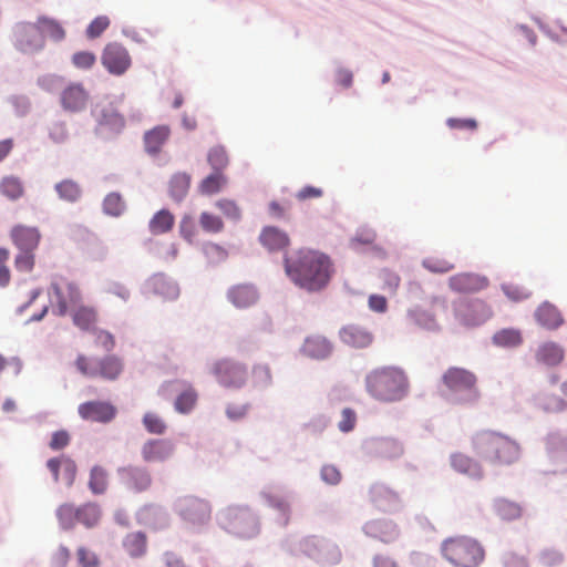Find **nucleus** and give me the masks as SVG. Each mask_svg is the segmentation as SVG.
<instances>
[{
  "label": "nucleus",
  "mask_w": 567,
  "mask_h": 567,
  "mask_svg": "<svg viewBox=\"0 0 567 567\" xmlns=\"http://www.w3.org/2000/svg\"><path fill=\"white\" fill-rule=\"evenodd\" d=\"M285 270L296 286L316 292L329 285L334 265L327 254L303 248L285 257Z\"/></svg>",
  "instance_id": "1"
},
{
  "label": "nucleus",
  "mask_w": 567,
  "mask_h": 567,
  "mask_svg": "<svg viewBox=\"0 0 567 567\" xmlns=\"http://www.w3.org/2000/svg\"><path fill=\"white\" fill-rule=\"evenodd\" d=\"M474 453L483 461L507 466L516 463L520 457V446L512 437L492 430H483L472 437Z\"/></svg>",
  "instance_id": "2"
},
{
  "label": "nucleus",
  "mask_w": 567,
  "mask_h": 567,
  "mask_svg": "<svg viewBox=\"0 0 567 567\" xmlns=\"http://www.w3.org/2000/svg\"><path fill=\"white\" fill-rule=\"evenodd\" d=\"M367 391L379 401H398L405 396L409 381L398 368L384 367L371 371L365 378Z\"/></svg>",
  "instance_id": "3"
},
{
  "label": "nucleus",
  "mask_w": 567,
  "mask_h": 567,
  "mask_svg": "<svg viewBox=\"0 0 567 567\" xmlns=\"http://www.w3.org/2000/svg\"><path fill=\"white\" fill-rule=\"evenodd\" d=\"M442 556L454 567H477L485 559L483 546L468 536H455L441 545Z\"/></svg>",
  "instance_id": "4"
},
{
  "label": "nucleus",
  "mask_w": 567,
  "mask_h": 567,
  "mask_svg": "<svg viewBox=\"0 0 567 567\" xmlns=\"http://www.w3.org/2000/svg\"><path fill=\"white\" fill-rule=\"evenodd\" d=\"M442 383L456 395V403L474 405L481 398L477 377L470 370L460 367L449 368L442 375Z\"/></svg>",
  "instance_id": "5"
},
{
  "label": "nucleus",
  "mask_w": 567,
  "mask_h": 567,
  "mask_svg": "<svg viewBox=\"0 0 567 567\" xmlns=\"http://www.w3.org/2000/svg\"><path fill=\"white\" fill-rule=\"evenodd\" d=\"M219 524L228 533L239 537H252L259 532L258 519L247 506H228L220 513Z\"/></svg>",
  "instance_id": "6"
},
{
  "label": "nucleus",
  "mask_w": 567,
  "mask_h": 567,
  "mask_svg": "<svg viewBox=\"0 0 567 567\" xmlns=\"http://www.w3.org/2000/svg\"><path fill=\"white\" fill-rule=\"evenodd\" d=\"M74 364L82 375L91 379L99 378L105 381L117 380L124 370L122 359L116 355L93 359L79 354Z\"/></svg>",
  "instance_id": "7"
},
{
  "label": "nucleus",
  "mask_w": 567,
  "mask_h": 567,
  "mask_svg": "<svg viewBox=\"0 0 567 567\" xmlns=\"http://www.w3.org/2000/svg\"><path fill=\"white\" fill-rule=\"evenodd\" d=\"M455 320L464 327H477L493 316L491 306L482 299H460L452 305Z\"/></svg>",
  "instance_id": "8"
},
{
  "label": "nucleus",
  "mask_w": 567,
  "mask_h": 567,
  "mask_svg": "<svg viewBox=\"0 0 567 567\" xmlns=\"http://www.w3.org/2000/svg\"><path fill=\"white\" fill-rule=\"evenodd\" d=\"M51 302L56 308L58 316H65L69 307L76 306L82 298L79 286L62 276H56L50 286Z\"/></svg>",
  "instance_id": "9"
},
{
  "label": "nucleus",
  "mask_w": 567,
  "mask_h": 567,
  "mask_svg": "<svg viewBox=\"0 0 567 567\" xmlns=\"http://www.w3.org/2000/svg\"><path fill=\"white\" fill-rule=\"evenodd\" d=\"M176 511L185 523L194 527L207 524L212 517L209 502L193 495L181 497L176 503Z\"/></svg>",
  "instance_id": "10"
},
{
  "label": "nucleus",
  "mask_w": 567,
  "mask_h": 567,
  "mask_svg": "<svg viewBox=\"0 0 567 567\" xmlns=\"http://www.w3.org/2000/svg\"><path fill=\"white\" fill-rule=\"evenodd\" d=\"M301 550L323 567L339 564L342 558L339 547L330 542L310 536L301 543Z\"/></svg>",
  "instance_id": "11"
},
{
  "label": "nucleus",
  "mask_w": 567,
  "mask_h": 567,
  "mask_svg": "<svg viewBox=\"0 0 567 567\" xmlns=\"http://www.w3.org/2000/svg\"><path fill=\"white\" fill-rule=\"evenodd\" d=\"M212 373L225 388H241L248 380L247 367L240 362L223 359L212 367Z\"/></svg>",
  "instance_id": "12"
},
{
  "label": "nucleus",
  "mask_w": 567,
  "mask_h": 567,
  "mask_svg": "<svg viewBox=\"0 0 567 567\" xmlns=\"http://www.w3.org/2000/svg\"><path fill=\"white\" fill-rule=\"evenodd\" d=\"M13 37L16 48L23 53L38 52L44 48V38L37 23H18Z\"/></svg>",
  "instance_id": "13"
},
{
  "label": "nucleus",
  "mask_w": 567,
  "mask_h": 567,
  "mask_svg": "<svg viewBox=\"0 0 567 567\" xmlns=\"http://www.w3.org/2000/svg\"><path fill=\"white\" fill-rule=\"evenodd\" d=\"M117 474L123 486L135 494L148 491L153 484L152 474L144 466H123L117 470Z\"/></svg>",
  "instance_id": "14"
},
{
  "label": "nucleus",
  "mask_w": 567,
  "mask_h": 567,
  "mask_svg": "<svg viewBox=\"0 0 567 567\" xmlns=\"http://www.w3.org/2000/svg\"><path fill=\"white\" fill-rule=\"evenodd\" d=\"M79 415L90 422L109 423L117 413L116 408L107 401H87L78 408Z\"/></svg>",
  "instance_id": "15"
},
{
  "label": "nucleus",
  "mask_w": 567,
  "mask_h": 567,
  "mask_svg": "<svg viewBox=\"0 0 567 567\" xmlns=\"http://www.w3.org/2000/svg\"><path fill=\"white\" fill-rule=\"evenodd\" d=\"M175 453V444L167 439H150L141 447V456L145 463H163Z\"/></svg>",
  "instance_id": "16"
},
{
  "label": "nucleus",
  "mask_w": 567,
  "mask_h": 567,
  "mask_svg": "<svg viewBox=\"0 0 567 567\" xmlns=\"http://www.w3.org/2000/svg\"><path fill=\"white\" fill-rule=\"evenodd\" d=\"M102 64L112 74L121 75L131 65L127 50L118 43H109L102 54Z\"/></svg>",
  "instance_id": "17"
},
{
  "label": "nucleus",
  "mask_w": 567,
  "mask_h": 567,
  "mask_svg": "<svg viewBox=\"0 0 567 567\" xmlns=\"http://www.w3.org/2000/svg\"><path fill=\"white\" fill-rule=\"evenodd\" d=\"M449 288L457 293H475L489 285L487 277L475 272H460L449 278Z\"/></svg>",
  "instance_id": "18"
},
{
  "label": "nucleus",
  "mask_w": 567,
  "mask_h": 567,
  "mask_svg": "<svg viewBox=\"0 0 567 567\" xmlns=\"http://www.w3.org/2000/svg\"><path fill=\"white\" fill-rule=\"evenodd\" d=\"M372 505L384 513H393L401 508L402 501L399 494L383 484H374L369 489Z\"/></svg>",
  "instance_id": "19"
},
{
  "label": "nucleus",
  "mask_w": 567,
  "mask_h": 567,
  "mask_svg": "<svg viewBox=\"0 0 567 567\" xmlns=\"http://www.w3.org/2000/svg\"><path fill=\"white\" fill-rule=\"evenodd\" d=\"M10 237L20 251H34L39 247L41 233L38 227L19 224L12 227Z\"/></svg>",
  "instance_id": "20"
},
{
  "label": "nucleus",
  "mask_w": 567,
  "mask_h": 567,
  "mask_svg": "<svg viewBox=\"0 0 567 567\" xmlns=\"http://www.w3.org/2000/svg\"><path fill=\"white\" fill-rule=\"evenodd\" d=\"M47 467L51 472L54 482L62 481L68 486L73 485L78 474V466L71 457L66 455L52 457L47 462Z\"/></svg>",
  "instance_id": "21"
},
{
  "label": "nucleus",
  "mask_w": 567,
  "mask_h": 567,
  "mask_svg": "<svg viewBox=\"0 0 567 567\" xmlns=\"http://www.w3.org/2000/svg\"><path fill=\"white\" fill-rule=\"evenodd\" d=\"M339 337L344 344L355 349L368 348L374 340L369 329L354 323L341 328Z\"/></svg>",
  "instance_id": "22"
},
{
  "label": "nucleus",
  "mask_w": 567,
  "mask_h": 567,
  "mask_svg": "<svg viewBox=\"0 0 567 567\" xmlns=\"http://www.w3.org/2000/svg\"><path fill=\"white\" fill-rule=\"evenodd\" d=\"M62 107L68 112H80L85 109L89 93L80 83L69 84L60 96Z\"/></svg>",
  "instance_id": "23"
},
{
  "label": "nucleus",
  "mask_w": 567,
  "mask_h": 567,
  "mask_svg": "<svg viewBox=\"0 0 567 567\" xmlns=\"http://www.w3.org/2000/svg\"><path fill=\"white\" fill-rule=\"evenodd\" d=\"M364 533L382 543L391 544L400 536V530L392 520L374 519L364 525Z\"/></svg>",
  "instance_id": "24"
},
{
  "label": "nucleus",
  "mask_w": 567,
  "mask_h": 567,
  "mask_svg": "<svg viewBox=\"0 0 567 567\" xmlns=\"http://www.w3.org/2000/svg\"><path fill=\"white\" fill-rule=\"evenodd\" d=\"M259 241L269 251H281L290 244L288 235L274 226H267L261 230Z\"/></svg>",
  "instance_id": "25"
},
{
  "label": "nucleus",
  "mask_w": 567,
  "mask_h": 567,
  "mask_svg": "<svg viewBox=\"0 0 567 567\" xmlns=\"http://www.w3.org/2000/svg\"><path fill=\"white\" fill-rule=\"evenodd\" d=\"M301 351L312 359H326L332 351V344L326 337L312 334L306 338Z\"/></svg>",
  "instance_id": "26"
},
{
  "label": "nucleus",
  "mask_w": 567,
  "mask_h": 567,
  "mask_svg": "<svg viewBox=\"0 0 567 567\" xmlns=\"http://www.w3.org/2000/svg\"><path fill=\"white\" fill-rule=\"evenodd\" d=\"M536 321L548 330H556L564 323V318L556 306L545 301L535 311Z\"/></svg>",
  "instance_id": "27"
},
{
  "label": "nucleus",
  "mask_w": 567,
  "mask_h": 567,
  "mask_svg": "<svg viewBox=\"0 0 567 567\" xmlns=\"http://www.w3.org/2000/svg\"><path fill=\"white\" fill-rule=\"evenodd\" d=\"M451 466L471 478L481 480L484 475L482 465L464 453H454L451 456Z\"/></svg>",
  "instance_id": "28"
},
{
  "label": "nucleus",
  "mask_w": 567,
  "mask_h": 567,
  "mask_svg": "<svg viewBox=\"0 0 567 567\" xmlns=\"http://www.w3.org/2000/svg\"><path fill=\"white\" fill-rule=\"evenodd\" d=\"M148 288L152 293L158 296L163 301L175 300L179 296L177 285L163 275L152 277Z\"/></svg>",
  "instance_id": "29"
},
{
  "label": "nucleus",
  "mask_w": 567,
  "mask_h": 567,
  "mask_svg": "<svg viewBox=\"0 0 567 567\" xmlns=\"http://www.w3.org/2000/svg\"><path fill=\"white\" fill-rule=\"evenodd\" d=\"M122 546L131 558H141L147 553V536L145 533L140 530L131 532L123 538Z\"/></svg>",
  "instance_id": "30"
},
{
  "label": "nucleus",
  "mask_w": 567,
  "mask_h": 567,
  "mask_svg": "<svg viewBox=\"0 0 567 567\" xmlns=\"http://www.w3.org/2000/svg\"><path fill=\"white\" fill-rule=\"evenodd\" d=\"M565 358L564 349L553 341L540 344L536 351V360L545 365H558Z\"/></svg>",
  "instance_id": "31"
},
{
  "label": "nucleus",
  "mask_w": 567,
  "mask_h": 567,
  "mask_svg": "<svg viewBox=\"0 0 567 567\" xmlns=\"http://www.w3.org/2000/svg\"><path fill=\"white\" fill-rule=\"evenodd\" d=\"M228 299L237 308H247L257 301L258 293L250 285H237L229 289Z\"/></svg>",
  "instance_id": "32"
},
{
  "label": "nucleus",
  "mask_w": 567,
  "mask_h": 567,
  "mask_svg": "<svg viewBox=\"0 0 567 567\" xmlns=\"http://www.w3.org/2000/svg\"><path fill=\"white\" fill-rule=\"evenodd\" d=\"M97 319L99 313L96 308L93 306L80 305L72 313L73 323L84 331L92 330L95 327Z\"/></svg>",
  "instance_id": "33"
},
{
  "label": "nucleus",
  "mask_w": 567,
  "mask_h": 567,
  "mask_svg": "<svg viewBox=\"0 0 567 567\" xmlns=\"http://www.w3.org/2000/svg\"><path fill=\"white\" fill-rule=\"evenodd\" d=\"M267 502L268 505L276 512V523L281 527L288 526L292 515L289 499L284 496L268 495Z\"/></svg>",
  "instance_id": "34"
},
{
  "label": "nucleus",
  "mask_w": 567,
  "mask_h": 567,
  "mask_svg": "<svg viewBox=\"0 0 567 567\" xmlns=\"http://www.w3.org/2000/svg\"><path fill=\"white\" fill-rule=\"evenodd\" d=\"M169 127L165 125L156 126L145 133V150L150 154H157L169 136Z\"/></svg>",
  "instance_id": "35"
},
{
  "label": "nucleus",
  "mask_w": 567,
  "mask_h": 567,
  "mask_svg": "<svg viewBox=\"0 0 567 567\" xmlns=\"http://www.w3.org/2000/svg\"><path fill=\"white\" fill-rule=\"evenodd\" d=\"M228 183L224 173L213 172L198 184V193L204 196H212L221 192Z\"/></svg>",
  "instance_id": "36"
},
{
  "label": "nucleus",
  "mask_w": 567,
  "mask_h": 567,
  "mask_svg": "<svg viewBox=\"0 0 567 567\" xmlns=\"http://www.w3.org/2000/svg\"><path fill=\"white\" fill-rule=\"evenodd\" d=\"M0 193L10 200H18L24 195L23 181L14 175L3 176L0 181Z\"/></svg>",
  "instance_id": "37"
},
{
  "label": "nucleus",
  "mask_w": 567,
  "mask_h": 567,
  "mask_svg": "<svg viewBox=\"0 0 567 567\" xmlns=\"http://www.w3.org/2000/svg\"><path fill=\"white\" fill-rule=\"evenodd\" d=\"M54 189L59 198L68 203L79 202L83 193L80 184L71 178L56 183Z\"/></svg>",
  "instance_id": "38"
},
{
  "label": "nucleus",
  "mask_w": 567,
  "mask_h": 567,
  "mask_svg": "<svg viewBox=\"0 0 567 567\" xmlns=\"http://www.w3.org/2000/svg\"><path fill=\"white\" fill-rule=\"evenodd\" d=\"M174 223V215L168 209H161L151 218L148 228L153 235H161L172 230Z\"/></svg>",
  "instance_id": "39"
},
{
  "label": "nucleus",
  "mask_w": 567,
  "mask_h": 567,
  "mask_svg": "<svg viewBox=\"0 0 567 567\" xmlns=\"http://www.w3.org/2000/svg\"><path fill=\"white\" fill-rule=\"evenodd\" d=\"M78 523L82 524L86 528L95 527L102 517L101 508L95 503H85L79 506Z\"/></svg>",
  "instance_id": "40"
},
{
  "label": "nucleus",
  "mask_w": 567,
  "mask_h": 567,
  "mask_svg": "<svg viewBox=\"0 0 567 567\" xmlns=\"http://www.w3.org/2000/svg\"><path fill=\"white\" fill-rule=\"evenodd\" d=\"M497 516L503 520H515L522 517L523 508L519 504L506 498H498L494 503Z\"/></svg>",
  "instance_id": "41"
},
{
  "label": "nucleus",
  "mask_w": 567,
  "mask_h": 567,
  "mask_svg": "<svg viewBox=\"0 0 567 567\" xmlns=\"http://www.w3.org/2000/svg\"><path fill=\"white\" fill-rule=\"evenodd\" d=\"M192 177L187 173H176L169 181V195L175 200H182L188 193Z\"/></svg>",
  "instance_id": "42"
},
{
  "label": "nucleus",
  "mask_w": 567,
  "mask_h": 567,
  "mask_svg": "<svg viewBox=\"0 0 567 567\" xmlns=\"http://www.w3.org/2000/svg\"><path fill=\"white\" fill-rule=\"evenodd\" d=\"M38 28L43 38L47 35L54 41H61L65 38V30L54 19L48 17H39L37 20Z\"/></svg>",
  "instance_id": "43"
},
{
  "label": "nucleus",
  "mask_w": 567,
  "mask_h": 567,
  "mask_svg": "<svg viewBox=\"0 0 567 567\" xmlns=\"http://www.w3.org/2000/svg\"><path fill=\"white\" fill-rule=\"evenodd\" d=\"M109 486V474L107 471L95 465L91 468L89 478V488L95 495L104 494Z\"/></svg>",
  "instance_id": "44"
},
{
  "label": "nucleus",
  "mask_w": 567,
  "mask_h": 567,
  "mask_svg": "<svg viewBox=\"0 0 567 567\" xmlns=\"http://www.w3.org/2000/svg\"><path fill=\"white\" fill-rule=\"evenodd\" d=\"M79 506L64 503L56 508V518L62 529L69 530L78 524Z\"/></svg>",
  "instance_id": "45"
},
{
  "label": "nucleus",
  "mask_w": 567,
  "mask_h": 567,
  "mask_svg": "<svg viewBox=\"0 0 567 567\" xmlns=\"http://www.w3.org/2000/svg\"><path fill=\"white\" fill-rule=\"evenodd\" d=\"M547 449L555 462H567V439L551 434L547 439Z\"/></svg>",
  "instance_id": "46"
},
{
  "label": "nucleus",
  "mask_w": 567,
  "mask_h": 567,
  "mask_svg": "<svg viewBox=\"0 0 567 567\" xmlns=\"http://www.w3.org/2000/svg\"><path fill=\"white\" fill-rule=\"evenodd\" d=\"M207 162L213 172L224 173L229 164V157L224 146L216 145L208 151Z\"/></svg>",
  "instance_id": "47"
},
{
  "label": "nucleus",
  "mask_w": 567,
  "mask_h": 567,
  "mask_svg": "<svg viewBox=\"0 0 567 567\" xmlns=\"http://www.w3.org/2000/svg\"><path fill=\"white\" fill-rule=\"evenodd\" d=\"M493 342L499 347L513 348L523 342V337L520 331L517 329H502L493 336Z\"/></svg>",
  "instance_id": "48"
},
{
  "label": "nucleus",
  "mask_w": 567,
  "mask_h": 567,
  "mask_svg": "<svg viewBox=\"0 0 567 567\" xmlns=\"http://www.w3.org/2000/svg\"><path fill=\"white\" fill-rule=\"evenodd\" d=\"M198 394L192 386L185 389L175 400L174 406L178 413H189L196 405Z\"/></svg>",
  "instance_id": "49"
},
{
  "label": "nucleus",
  "mask_w": 567,
  "mask_h": 567,
  "mask_svg": "<svg viewBox=\"0 0 567 567\" xmlns=\"http://www.w3.org/2000/svg\"><path fill=\"white\" fill-rule=\"evenodd\" d=\"M422 266L432 274H446L455 268V265L446 258L430 256L422 260Z\"/></svg>",
  "instance_id": "50"
},
{
  "label": "nucleus",
  "mask_w": 567,
  "mask_h": 567,
  "mask_svg": "<svg viewBox=\"0 0 567 567\" xmlns=\"http://www.w3.org/2000/svg\"><path fill=\"white\" fill-rule=\"evenodd\" d=\"M251 384L255 388H266L272 381L270 368L267 364H256L251 370Z\"/></svg>",
  "instance_id": "51"
},
{
  "label": "nucleus",
  "mask_w": 567,
  "mask_h": 567,
  "mask_svg": "<svg viewBox=\"0 0 567 567\" xmlns=\"http://www.w3.org/2000/svg\"><path fill=\"white\" fill-rule=\"evenodd\" d=\"M143 425L151 434L162 435L166 432L167 425L164 420L153 412H147L143 416Z\"/></svg>",
  "instance_id": "52"
},
{
  "label": "nucleus",
  "mask_w": 567,
  "mask_h": 567,
  "mask_svg": "<svg viewBox=\"0 0 567 567\" xmlns=\"http://www.w3.org/2000/svg\"><path fill=\"white\" fill-rule=\"evenodd\" d=\"M564 561V555L556 548H545L538 554V563L543 567H557Z\"/></svg>",
  "instance_id": "53"
},
{
  "label": "nucleus",
  "mask_w": 567,
  "mask_h": 567,
  "mask_svg": "<svg viewBox=\"0 0 567 567\" xmlns=\"http://www.w3.org/2000/svg\"><path fill=\"white\" fill-rule=\"evenodd\" d=\"M199 225L203 230L207 233H219L224 229L221 218L208 212H203L199 216Z\"/></svg>",
  "instance_id": "54"
},
{
  "label": "nucleus",
  "mask_w": 567,
  "mask_h": 567,
  "mask_svg": "<svg viewBox=\"0 0 567 567\" xmlns=\"http://www.w3.org/2000/svg\"><path fill=\"white\" fill-rule=\"evenodd\" d=\"M104 212L112 216H120L125 209V203L117 193L109 194L103 202Z\"/></svg>",
  "instance_id": "55"
},
{
  "label": "nucleus",
  "mask_w": 567,
  "mask_h": 567,
  "mask_svg": "<svg viewBox=\"0 0 567 567\" xmlns=\"http://www.w3.org/2000/svg\"><path fill=\"white\" fill-rule=\"evenodd\" d=\"M410 317L416 323L417 326L427 329V330H435L439 328L437 321L434 317V315L429 313L421 309H414L410 312Z\"/></svg>",
  "instance_id": "56"
},
{
  "label": "nucleus",
  "mask_w": 567,
  "mask_h": 567,
  "mask_svg": "<svg viewBox=\"0 0 567 567\" xmlns=\"http://www.w3.org/2000/svg\"><path fill=\"white\" fill-rule=\"evenodd\" d=\"M216 207L229 219L239 220L241 212L236 202L223 198L216 202Z\"/></svg>",
  "instance_id": "57"
},
{
  "label": "nucleus",
  "mask_w": 567,
  "mask_h": 567,
  "mask_svg": "<svg viewBox=\"0 0 567 567\" xmlns=\"http://www.w3.org/2000/svg\"><path fill=\"white\" fill-rule=\"evenodd\" d=\"M502 290L505 296L514 302H518L530 297V291L522 286L514 284L502 285Z\"/></svg>",
  "instance_id": "58"
},
{
  "label": "nucleus",
  "mask_w": 567,
  "mask_h": 567,
  "mask_svg": "<svg viewBox=\"0 0 567 567\" xmlns=\"http://www.w3.org/2000/svg\"><path fill=\"white\" fill-rule=\"evenodd\" d=\"M76 557L79 565L81 567H99L100 558L99 556L91 549L80 546L76 550Z\"/></svg>",
  "instance_id": "59"
},
{
  "label": "nucleus",
  "mask_w": 567,
  "mask_h": 567,
  "mask_svg": "<svg viewBox=\"0 0 567 567\" xmlns=\"http://www.w3.org/2000/svg\"><path fill=\"white\" fill-rule=\"evenodd\" d=\"M110 25V19L105 16L95 18L86 29V35L90 39L99 38Z\"/></svg>",
  "instance_id": "60"
},
{
  "label": "nucleus",
  "mask_w": 567,
  "mask_h": 567,
  "mask_svg": "<svg viewBox=\"0 0 567 567\" xmlns=\"http://www.w3.org/2000/svg\"><path fill=\"white\" fill-rule=\"evenodd\" d=\"M179 231L182 237L192 243L197 236V227L192 216L185 215L179 223Z\"/></svg>",
  "instance_id": "61"
},
{
  "label": "nucleus",
  "mask_w": 567,
  "mask_h": 567,
  "mask_svg": "<svg viewBox=\"0 0 567 567\" xmlns=\"http://www.w3.org/2000/svg\"><path fill=\"white\" fill-rule=\"evenodd\" d=\"M95 61L96 56L89 51L75 52L72 55V63L74 66L82 70L91 69L95 64Z\"/></svg>",
  "instance_id": "62"
},
{
  "label": "nucleus",
  "mask_w": 567,
  "mask_h": 567,
  "mask_svg": "<svg viewBox=\"0 0 567 567\" xmlns=\"http://www.w3.org/2000/svg\"><path fill=\"white\" fill-rule=\"evenodd\" d=\"M101 124L106 125L111 130L118 132L124 127L125 121L122 115L111 110L103 113Z\"/></svg>",
  "instance_id": "63"
},
{
  "label": "nucleus",
  "mask_w": 567,
  "mask_h": 567,
  "mask_svg": "<svg viewBox=\"0 0 567 567\" xmlns=\"http://www.w3.org/2000/svg\"><path fill=\"white\" fill-rule=\"evenodd\" d=\"M357 423V414L355 412L350 409L346 408L341 412V420L338 423V427L341 432H350L354 429Z\"/></svg>",
  "instance_id": "64"
}]
</instances>
